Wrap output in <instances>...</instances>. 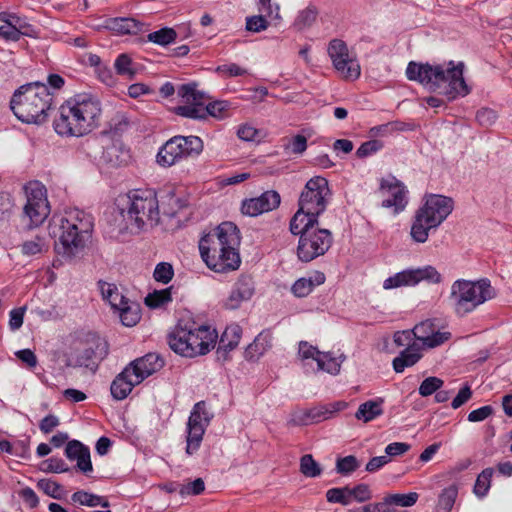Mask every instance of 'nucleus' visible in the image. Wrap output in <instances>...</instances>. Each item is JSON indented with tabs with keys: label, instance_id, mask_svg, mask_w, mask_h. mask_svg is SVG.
Instances as JSON below:
<instances>
[{
	"label": "nucleus",
	"instance_id": "1",
	"mask_svg": "<svg viewBox=\"0 0 512 512\" xmlns=\"http://www.w3.org/2000/svg\"><path fill=\"white\" fill-rule=\"evenodd\" d=\"M240 241L237 226L232 222H223L200 239L201 258L216 273L235 271L241 264L238 252Z\"/></svg>",
	"mask_w": 512,
	"mask_h": 512
},
{
	"label": "nucleus",
	"instance_id": "2",
	"mask_svg": "<svg viewBox=\"0 0 512 512\" xmlns=\"http://www.w3.org/2000/svg\"><path fill=\"white\" fill-rule=\"evenodd\" d=\"M101 115V102L97 96L78 93L60 106L54 129L59 135L84 136L99 127Z\"/></svg>",
	"mask_w": 512,
	"mask_h": 512
},
{
	"label": "nucleus",
	"instance_id": "3",
	"mask_svg": "<svg viewBox=\"0 0 512 512\" xmlns=\"http://www.w3.org/2000/svg\"><path fill=\"white\" fill-rule=\"evenodd\" d=\"M464 63L454 65L453 61L447 67L443 65H431L429 63H417L411 61L406 68V76L410 81H417L430 91L436 92L445 87L444 94L449 100L458 96H466L470 89L463 77Z\"/></svg>",
	"mask_w": 512,
	"mask_h": 512
},
{
	"label": "nucleus",
	"instance_id": "4",
	"mask_svg": "<svg viewBox=\"0 0 512 512\" xmlns=\"http://www.w3.org/2000/svg\"><path fill=\"white\" fill-rule=\"evenodd\" d=\"M93 218L90 214L71 209L62 216H54L49 224L50 235L58 237L56 251L66 259H73L81 253L93 231Z\"/></svg>",
	"mask_w": 512,
	"mask_h": 512
},
{
	"label": "nucleus",
	"instance_id": "5",
	"mask_svg": "<svg viewBox=\"0 0 512 512\" xmlns=\"http://www.w3.org/2000/svg\"><path fill=\"white\" fill-rule=\"evenodd\" d=\"M53 95L46 84L29 82L16 89L10 99V109L23 123L40 125L47 121Z\"/></svg>",
	"mask_w": 512,
	"mask_h": 512
},
{
	"label": "nucleus",
	"instance_id": "6",
	"mask_svg": "<svg viewBox=\"0 0 512 512\" xmlns=\"http://www.w3.org/2000/svg\"><path fill=\"white\" fill-rule=\"evenodd\" d=\"M197 83L181 84L177 88V95L183 99L184 104L174 108L176 115L193 120H205L208 116L223 119L228 116L231 104L226 100H216L206 103L210 98L205 92L197 89Z\"/></svg>",
	"mask_w": 512,
	"mask_h": 512
},
{
	"label": "nucleus",
	"instance_id": "7",
	"mask_svg": "<svg viewBox=\"0 0 512 512\" xmlns=\"http://www.w3.org/2000/svg\"><path fill=\"white\" fill-rule=\"evenodd\" d=\"M452 198L431 194L414 215L410 235L417 243L427 241L429 231L437 228L453 211Z\"/></svg>",
	"mask_w": 512,
	"mask_h": 512
},
{
	"label": "nucleus",
	"instance_id": "8",
	"mask_svg": "<svg viewBox=\"0 0 512 512\" xmlns=\"http://www.w3.org/2000/svg\"><path fill=\"white\" fill-rule=\"evenodd\" d=\"M496 297V291L487 278L477 281L456 280L451 286L449 301L458 316L473 312L478 306Z\"/></svg>",
	"mask_w": 512,
	"mask_h": 512
},
{
	"label": "nucleus",
	"instance_id": "9",
	"mask_svg": "<svg viewBox=\"0 0 512 512\" xmlns=\"http://www.w3.org/2000/svg\"><path fill=\"white\" fill-rule=\"evenodd\" d=\"M127 209H121V215L127 221V227L141 230L146 224L159 223V201L152 189H136L127 195Z\"/></svg>",
	"mask_w": 512,
	"mask_h": 512
},
{
	"label": "nucleus",
	"instance_id": "10",
	"mask_svg": "<svg viewBox=\"0 0 512 512\" xmlns=\"http://www.w3.org/2000/svg\"><path fill=\"white\" fill-rule=\"evenodd\" d=\"M26 204L23 208V218L28 220L29 229L40 226L50 213L46 188L38 181L29 182L24 186Z\"/></svg>",
	"mask_w": 512,
	"mask_h": 512
},
{
	"label": "nucleus",
	"instance_id": "11",
	"mask_svg": "<svg viewBox=\"0 0 512 512\" xmlns=\"http://www.w3.org/2000/svg\"><path fill=\"white\" fill-rule=\"evenodd\" d=\"M333 243L330 230L319 228L306 230L299 237L297 257L301 262L308 263L328 252Z\"/></svg>",
	"mask_w": 512,
	"mask_h": 512
},
{
	"label": "nucleus",
	"instance_id": "12",
	"mask_svg": "<svg viewBox=\"0 0 512 512\" xmlns=\"http://www.w3.org/2000/svg\"><path fill=\"white\" fill-rule=\"evenodd\" d=\"M330 197L328 181L323 177L316 176L306 183L300 194L298 205L302 211L319 217L326 210Z\"/></svg>",
	"mask_w": 512,
	"mask_h": 512
},
{
	"label": "nucleus",
	"instance_id": "13",
	"mask_svg": "<svg viewBox=\"0 0 512 512\" xmlns=\"http://www.w3.org/2000/svg\"><path fill=\"white\" fill-rule=\"evenodd\" d=\"M203 150V142L198 136H175L168 140L160 149L156 160H179L182 158H195Z\"/></svg>",
	"mask_w": 512,
	"mask_h": 512
},
{
	"label": "nucleus",
	"instance_id": "14",
	"mask_svg": "<svg viewBox=\"0 0 512 512\" xmlns=\"http://www.w3.org/2000/svg\"><path fill=\"white\" fill-rule=\"evenodd\" d=\"M108 354L107 342L100 338H92L88 340L81 350L71 355L66 361L68 367H84L95 373L99 363Z\"/></svg>",
	"mask_w": 512,
	"mask_h": 512
},
{
	"label": "nucleus",
	"instance_id": "15",
	"mask_svg": "<svg viewBox=\"0 0 512 512\" xmlns=\"http://www.w3.org/2000/svg\"><path fill=\"white\" fill-rule=\"evenodd\" d=\"M328 55L336 71L347 80H356L360 76L358 62L349 57L346 43L341 39H333L328 45Z\"/></svg>",
	"mask_w": 512,
	"mask_h": 512
},
{
	"label": "nucleus",
	"instance_id": "16",
	"mask_svg": "<svg viewBox=\"0 0 512 512\" xmlns=\"http://www.w3.org/2000/svg\"><path fill=\"white\" fill-rule=\"evenodd\" d=\"M182 326L185 332H189L188 340L190 346L195 351V357L207 354L216 343L217 333L215 329H211L207 325H197L192 321L183 320Z\"/></svg>",
	"mask_w": 512,
	"mask_h": 512
},
{
	"label": "nucleus",
	"instance_id": "17",
	"mask_svg": "<svg viewBox=\"0 0 512 512\" xmlns=\"http://www.w3.org/2000/svg\"><path fill=\"white\" fill-rule=\"evenodd\" d=\"M380 190L388 192L391 197L383 200L382 206L385 208H394L395 213L403 211L407 205V190L404 184L394 176L382 178L380 181Z\"/></svg>",
	"mask_w": 512,
	"mask_h": 512
},
{
	"label": "nucleus",
	"instance_id": "18",
	"mask_svg": "<svg viewBox=\"0 0 512 512\" xmlns=\"http://www.w3.org/2000/svg\"><path fill=\"white\" fill-rule=\"evenodd\" d=\"M255 292L254 281L250 275H240L233 284L228 297L223 301L227 310L238 309L243 302L249 301Z\"/></svg>",
	"mask_w": 512,
	"mask_h": 512
},
{
	"label": "nucleus",
	"instance_id": "19",
	"mask_svg": "<svg viewBox=\"0 0 512 512\" xmlns=\"http://www.w3.org/2000/svg\"><path fill=\"white\" fill-rule=\"evenodd\" d=\"M280 195L274 190L266 191L259 197L243 201L241 211L248 216H258L262 213L276 209L280 205Z\"/></svg>",
	"mask_w": 512,
	"mask_h": 512
},
{
	"label": "nucleus",
	"instance_id": "20",
	"mask_svg": "<svg viewBox=\"0 0 512 512\" xmlns=\"http://www.w3.org/2000/svg\"><path fill=\"white\" fill-rule=\"evenodd\" d=\"M164 366V360L156 353H148L132 361L128 367L135 376V382L141 383Z\"/></svg>",
	"mask_w": 512,
	"mask_h": 512
},
{
	"label": "nucleus",
	"instance_id": "21",
	"mask_svg": "<svg viewBox=\"0 0 512 512\" xmlns=\"http://www.w3.org/2000/svg\"><path fill=\"white\" fill-rule=\"evenodd\" d=\"M159 210L164 216L175 217L176 214L187 206V200L176 194L173 187H166L157 193Z\"/></svg>",
	"mask_w": 512,
	"mask_h": 512
},
{
	"label": "nucleus",
	"instance_id": "22",
	"mask_svg": "<svg viewBox=\"0 0 512 512\" xmlns=\"http://www.w3.org/2000/svg\"><path fill=\"white\" fill-rule=\"evenodd\" d=\"M65 455L70 460H76V468L84 474L92 472L93 466L90 450L78 440H71L65 448Z\"/></svg>",
	"mask_w": 512,
	"mask_h": 512
},
{
	"label": "nucleus",
	"instance_id": "23",
	"mask_svg": "<svg viewBox=\"0 0 512 512\" xmlns=\"http://www.w3.org/2000/svg\"><path fill=\"white\" fill-rule=\"evenodd\" d=\"M183 320H180L175 328L168 334L169 347L177 354L193 358L195 357V351L192 346H189L188 335L189 332H185V328L182 326Z\"/></svg>",
	"mask_w": 512,
	"mask_h": 512
},
{
	"label": "nucleus",
	"instance_id": "24",
	"mask_svg": "<svg viewBox=\"0 0 512 512\" xmlns=\"http://www.w3.org/2000/svg\"><path fill=\"white\" fill-rule=\"evenodd\" d=\"M139 383L135 382L134 373L126 366L111 383L110 391L112 397L117 400H124Z\"/></svg>",
	"mask_w": 512,
	"mask_h": 512
},
{
	"label": "nucleus",
	"instance_id": "25",
	"mask_svg": "<svg viewBox=\"0 0 512 512\" xmlns=\"http://www.w3.org/2000/svg\"><path fill=\"white\" fill-rule=\"evenodd\" d=\"M343 402H335L328 405H318L303 411L300 423L307 425L310 423H318L329 419L334 413L340 411L344 407Z\"/></svg>",
	"mask_w": 512,
	"mask_h": 512
},
{
	"label": "nucleus",
	"instance_id": "26",
	"mask_svg": "<svg viewBox=\"0 0 512 512\" xmlns=\"http://www.w3.org/2000/svg\"><path fill=\"white\" fill-rule=\"evenodd\" d=\"M241 334L242 329L239 325H231L224 330L217 348V355L219 359H228V353L238 346Z\"/></svg>",
	"mask_w": 512,
	"mask_h": 512
},
{
	"label": "nucleus",
	"instance_id": "27",
	"mask_svg": "<svg viewBox=\"0 0 512 512\" xmlns=\"http://www.w3.org/2000/svg\"><path fill=\"white\" fill-rule=\"evenodd\" d=\"M271 342L272 333L269 330L262 331L245 349V359L248 361L258 360L269 348H271Z\"/></svg>",
	"mask_w": 512,
	"mask_h": 512
},
{
	"label": "nucleus",
	"instance_id": "28",
	"mask_svg": "<svg viewBox=\"0 0 512 512\" xmlns=\"http://www.w3.org/2000/svg\"><path fill=\"white\" fill-rule=\"evenodd\" d=\"M326 280L325 274L321 271H315L312 276L302 277L292 285V293L299 298L308 296L315 287L322 285Z\"/></svg>",
	"mask_w": 512,
	"mask_h": 512
},
{
	"label": "nucleus",
	"instance_id": "29",
	"mask_svg": "<svg viewBox=\"0 0 512 512\" xmlns=\"http://www.w3.org/2000/svg\"><path fill=\"white\" fill-rule=\"evenodd\" d=\"M106 27L120 35L138 34L142 31L143 23L131 17H115L106 21Z\"/></svg>",
	"mask_w": 512,
	"mask_h": 512
},
{
	"label": "nucleus",
	"instance_id": "30",
	"mask_svg": "<svg viewBox=\"0 0 512 512\" xmlns=\"http://www.w3.org/2000/svg\"><path fill=\"white\" fill-rule=\"evenodd\" d=\"M318 224V217L311 216L306 211H302V208L299 207L298 211L290 220L289 229L293 235H299V237H301L306 230H313Z\"/></svg>",
	"mask_w": 512,
	"mask_h": 512
},
{
	"label": "nucleus",
	"instance_id": "31",
	"mask_svg": "<svg viewBox=\"0 0 512 512\" xmlns=\"http://www.w3.org/2000/svg\"><path fill=\"white\" fill-rule=\"evenodd\" d=\"M421 358L420 348L413 344V346L406 347L393 359L392 366L396 373H402L406 368L414 366Z\"/></svg>",
	"mask_w": 512,
	"mask_h": 512
},
{
	"label": "nucleus",
	"instance_id": "32",
	"mask_svg": "<svg viewBox=\"0 0 512 512\" xmlns=\"http://www.w3.org/2000/svg\"><path fill=\"white\" fill-rule=\"evenodd\" d=\"M382 403L383 400L380 398L362 403L355 413V417L365 423L372 421L383 414Z\"/></svg>",
	"mask_w": 512,
	"mask_h": 512
},
{
	"label": "nucleus",
	"instance_id": "33",
	"mask_svg": "<svg viewBox=\"0 0 512 512\" xmlns=\"http://www.w3.org/2000/svg\"><path fill=\"white\" fill-rule=\"evenodd\" d=\"M207 426L208 425L187 424V454L192 455L199 449Z\"/></svg>",
	"mask_w": 512,
	"mask_h": 512
},
{
	"label": "nucleus",
	"instance_id": "34",
	"mask_svg": "<svg viewBox=\"0 0 512 512\" xmlns=\"http://www.w3.org/2000/svg\"><path fill=\"white\" fill-rule=\"evenodd\" d=\"M458 495V487L450 485L442 490L438 497L435 512H451Z\"/></svg>",
	"mask_w": 512,
	"mask_h": 512
},
{
	"label": "nucleus",
	"instance_id": "35",
	"mask_svg": "<svg viewBox=\"0 0 512 512\" xmlns=\"http://www.w3.org/2000/svg\"><path fill=\"white\" fill-rule=\"evenodd\" d=\"M130 157V150L121 140H113L104 147L103 158L105 160H127Z\"/></svg>",
	"mask_w": 512,
	"mask_h": 512
},
{
	"label": "nucleus",
	"instance_id": "36",
	"mask_svg": "<svg viewBox=\"0 0 512 512\" xmlns=\"http://www.w3.org/2000/svg\"><path fill=\"white\" fill-rule=\"evenodd\" d=\"M98 285L103 298L109 302L113 309H116L120 305L124 304V300H126V298L121 293H119L117 287L114 284L99 281Z\"/></svg>",
	"mask_w": 512,
	"mask_h": 512
},
{
	"label": "nucleus",
	"instance_id": "37",
	"mask_svg": "<svg viewBox=\"0 0 512 512\" xmlns=\"http://www.w3.org/2000/svg\"><path fill=\"white\" fill-rule=\"evenodd\" d=\"M414 276L412 269L404 270L387 278L383 282V288L386 290L399 288L402 286H414Z\"/></svg>",
	"mask_w": 512,
	"mask_h": 512
},
{
	"label": "nucleus",
	"instance_id": "38",
	"mask_svg": "<svg viewBox=\"0 0 512 512\" xmlns=\"http://www.w3.org/2000/svg\"><path fill=\"white\" fill-rule=\"evenodd\" d=\"M115 310L119 311L120 319L123 325L132 327L136 325L140 318V310L137 305H128V300H124V304L117 307Z\"/></svg>",
	"mask_w": 512,
	"mask_h": 512
},
{
	"label": "nucleus",
	"instance_id": "39",
	"mask_svg": "<svg viewBox=\"0 0 512 512\" xmlns=\"http://www.w3.org/2000/svg\"><path fill=\"white\" fill-rule=\"evenodd\" d=\"M172 287L161 290H155L145 297V304L150 308H159L172 301Z\"/></svg>",
	"mask_w": 512,
	"mask_h": 512
},
{
	"label": "nucleus",
	"instance_id": "40",
	"mask_svg": "<svg viewBox=\"0 0 512 512\" xmlns=\"http://www.w3.org/2000/svg\"><path fill=\"white\" fill-rule=\"evenodd\" d=\"M213 415L206 409L205 401L197 402L189 416L187 424L209 425Z\"/></svg>",
	"mask_w": 512,
	"mask_h": 512
},
{
	"label": "nucleus",
	"instance_id": "41",
	"mask_svg": "<svg viewBox=\"0 0 512 512\" xmlns=\"http://www.w3.org/2000/svg\"><path fill=\"white\" fill-rule=\"evenodd\" d=\"M494 473L493 468L484 469L478 476L474 484L473 492L479 498L487 495L491 487V479Z\"/></svg>",
	"mask_w": 512,
	"mask_h": 512
},
{
	"label": "nucleus",
	"instance_id": "42",
	"mask_svg": "<svg viewBox=\"0 0 512 512\" xmlns=\"http://www.w3.org/2000/svg\"><path fill=\"white\" fill-rule=\"evenodd\" d=\"M322 467L315 461L311 454H305L300 458V472L308 478H316L322 474Z\"/></svg>",
	"mask_w": 512,
	"mask_h": 512
},
{
	"label": "nucleus",
	"instance_id": "43",
	"mask_svg": "<svg viewBox=\"0 0 512 512\" xmlns=\"http://www.w3.org/2000/svg\"><path fill=\"white\" fill-rule=\"evenodd\" d=\"M419 495L416 492H410L408 494H391L386 496L383 501L387 503V508H392V505L400 507H411L417 500Z\"/></svg>",
	"mask_w": 512,
	"mask_h": 512
},
{
	"label": "nucleus",
	"instance_id": "44",
	"mask_svg": "<svg viewBox=\"0 0 512 512\" xmlns=\"http://www.w3.org/2000/svg\"><path fill=\"white\" fill-rule=\"evenodd\" d=\"M177 38V33L173 28L164 27L157 31L151 32L147 35V39L150 42L161 46H167L174 42Z\"/></svg>",
	"mask_w": 512,
	"mask_h": 512
},
{
	"label": "nucleus",
	"instance_id": "45",
	"mask_svg": "<svg viewBox=\"0 0 512 512\" xmlns=\"http://www.w3.org/2000/svg\"><path fill=\"white\" fill-rule=\"evenodd\" d=\"M72 500L81 505H86L89 507H95L98 505H101L102 507L109 506L108 501L106 499H104L103 497L94 495V494H91V493H88V492L82 491V490L73 493Z\"/></svg>",
	"mask_w": 512,
	"mask_h": 512
},
{
	"label": "nucleus",
	"instance_id": "46",
	"mask_svg": "<svg viewBox=\"0 0 512 512\" xmlns=\"http://www.w3.org/2000/svg\"><path fill=\"white\" fill-rule=\"evenodd\" d=\"M361 466V462L354 455L339 457L336 460L335 470L338 474L347 476L355 472Z\"/></svg>",
	"mask_w": 512,
	"mask_h": 512
},
{
	"label": "nucleus",
	"instance_id": "47",
	"mask_svg": "<svg viewBox=\"0 0 512 512\" xmlns=\"http://www.w3.org/2000/svg\"><path fill=\"white\" fill-rule=\"evenodd\" d=\"M0 20L6 22V25L0 26V37L4 38L5 40L18 41L21 35H32L27 30L21 31L18 29L17 26L13 24L11 19H4L2 16H0Z\"/></svg>",
	"mask_w": 512,
	"mask_h": 512
},
{
	"label": "nucleus",
	"instance_id": "48",
	"mask_svg": "<svg viewBox=\"0 0 512 512\" xmlns=\"http://www.w3.org/2000/svg\"><path fill=\"white\" fill-rule=\"evenodd\" d=\"M317 366L320 370L326 371L332 375H336L340 371L341 361H338L331 353H323L321 357L315 358Z\"/></svg>",
	"mask_w": 512,
	"mask_h": 512
},
{
	"label": "nucleus",
	"instance_id": "49",
	"mask_svg": "<svg viewBox=\"0 0 512 512\" xmlns=\"http://www.w3.org/2000/svg\"><path fill=\"white\" fill-rule=\"evenodd\" d=\"M414 276L415 285L422 280H426L431 283H440L441 274L432 266H426L423 268L412 269Z\"/></svg>",
	"mask_w": 512,
	"mask_h": 512
},
{
	"label": "nucleus",
	"instance_id": "50",
	"mask_svg": "<svg viewBox=\"0 0 512 512\" xmlns=\"http://www.w3.org/2000/svg\"><path fill=\"white\" fill-rule=\"evenodd\" d=\"M317 14V9L314 6H308L298 13L294 21V26L298 30L310 27L315 22Z\"/></svg>",
	"mask_w": 512,
	"mask_h": 512
},
{
	"label": "nucleus",
	"instance_id": "51",
	"mask_svg": "<svg viewBox=\"0 0 512 512\" xmlns=\"http://www.w3.org/2000/svg\"><path fill=\"white\" fill-rule=\"evenodd\" d=\"M372 497V491L368 484L360 483L354 487H349L350 504L353 501L358 503H364L371 500Z\"/></svg>",
	"mask_w": 512,
	"mask_h": 512
},
{
	"label": "nucleus",
	"instance_id": "52",
	"mask_svg": "<svg viewBox=\"0 0 512 512\" xmlns=\"http://www.w3.org/2000/svg\"><path fill=\"white\" fill-rule=\"evenodd\" d=\"M329 503H339L343 506L350 505L349 486L331 488L326 492Z\"/></svg>",
	"mask_w": 512,
	"mask_h": 512
},
{
	"label": "nucleus",
	"instance_id": "53",
	"mask_svg": "<svg viewBox=\"0 0 512 512\" xmlns=\"http://www.w3.org/2000/svg\"><path fill=\"white\" fill-rule=\"evenodd\" d=\"M444 381L436 376L425 378L419 388L418 392L422 397H428L437 392L443 386Z\"/></svg>",
	"mask_w": 512,
	"mask_h": 512
},
{
	"label": "nucleus",
	"instance_id": "54",
	"mask_svg": "<svg viewBox=\"0 0 512 512\" xmlns=\"http://www.w3.org/2000/svg\"><path fill=\"white\" fill-rule=\"evenodd\" d=\"M174 276V269L172 264L168 262H160L156 265L153 278L156 282H160L162 284H168Z\"/></svg>",
	"mask_w": 512,
	"mask_h": 512
},
{
	"label": "nucleus",
	"instance_id": "55",
	"mask_svg": "<svg viewBox=\"0 0 512 512\" xmlns=\"http://www.w3.org/2000/svg\"><path fill=\"white\" fill-rule=\"evenodd\" d=\"M40 469L46 473H63L70 471V468L67 466L65 461L57 457H51L47 460H44L41 463Z\"/></svg>",
	"mask_w": 512,
	"mask_h": 512
},
{
	"label": "nucleus",
	"instance_id": "56",
	"mask_svg": "<svg viewBox=\"0 0 512 512\" xmlns=\"http://www.w3.org/2000/svg\"><path fill=\"white\" fill-rule=\"evenodd\" d=\"M237 136L239 139L243 141H255L259 142L261 138L263 137V133L261 130L256 129L252 125L245 123L241 124L237 129Z\"/></svg>",
	"mask_w": 512,
	"mask_h": 512
},
{
	"label": "nucleus",
	"instance_id": "57",
	"mask_svg": "<svg viewBox=\"0 0 512 512\" xmlns=\"http://www.w3.org/2000/svg\"><path fill=\"white\" fill-rule=\"evenodd\" d=\"M131 64L132 60L130 56L123 53L116 58L114 67L118 75L127 76L129 79H132L135 75V71L131 69Z\"/></svg>",
	"mask_w": 512,
	"mask_h": 512
},
{
	"label": "nucleus",
	"instance_id": "58",
	"mask_svg": "<svg viewBox=\"0 0 512 512\" xmlns=\"http://www.w3.org/2000/svg\"><path fill=\"white\" fill-rule=\"evenodd\" d=\"M434 328L435 326L431 320H425L417 324L410 332L414 338L420 340L425 345Z\"/></svg>",
	"mask_w": 512,
	"mask_h": 512
},
{
	"label": "nucleus",
	"instance_id": "59",
	"mask_svg": "<svg viewBox=\"0 0 512 512\" xmlns=\"http://www.w3.org/2000/svg\"><path fill=\"white\" fill-rule=\"evenodd\" d=\"M283 146L290 153L301 154L307 149V138L298 134L290 138Z\"/></svg>",
	"mask_w": 512,
	"mask_h": 512
},
{
	"label": "nucleus",
	"instance_id": "60",
	"mask_svg": "<svg viewBox=\"0 0 512 512\" xmlns=\"http://www.w3.org/2000/svg\"><path fill=\"white\" fill-rule=\"evenodd\" d=\"M37 487L42 490L45 494L48 496L54 498V499H60L61 494L60 491L62 490V486L52 480L48 479H40L37 482Z\"/></svg>",
	"mask_w": 512,
	"mask_h": 512
},
{
	"label": "nucleus",
	"instance_id": "61",
	"mask_svg": "<svg viewBox=\"0 0 512 512\" xmlns=\"http://www.w3.org/2000/svg\"><path fill=\"white\" fill-rule=\"evenodd\" d=\"M383 148V142L381 140L372 139L361 144L357 149L356 155L359 158H365L373 155L375 152Z\"/></svg>",
	"mask_w": 512,
	"mask_h": 512
},
{
	"label": "nucleus",
	"instance_id": "62",
	"mask_svg": "<svg viewBox=\"0 0 512 512\" xmlns=\"http://www.w3.org/2000/svg\"><path fill=\"white\" fill-rule=\"evenodd\" d=\"M269 23L262 15H253L246 18V30L259 33L268 28Z\"/></svg>",
	"mask_w": 512,
	"mask_h": 512
},
{
	"label": "nucleus",
	"instance_id": "63",
	"mask_svg": "<svg viewBox=\"0 0 512 512\" xmlns=\"http://www.w3.org/2000/svg\"><path fill=\"white\" fill-rule=\"evenodd\" d=\"M205 490V483L202 478H197L187 484H182L179 494L185 495H200Z\"/></svg>",
	"mask_w": 512,
	"mask_h": 512
},
{
	"label": "nucleus",
	"instance_id": "64",
	"mask_svg": "<svg viewBox=\"0 0 512 512\" xmlns=\"http://www.w3.org/2000/svg\"><path fill=\"white\" fill-rule=\"evenodd\" d=\"M348 512H395L393 508H387L384 501L369 503L357 509H349Z\"/></svg>",
	"mask_w": 512,
	"mask_h": 512
}]
</instances>
